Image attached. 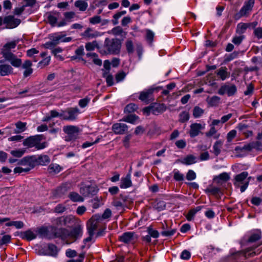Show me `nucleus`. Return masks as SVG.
Returning <instances> with one entry per match:
<instances>
[{"instance_id": "f257e3e1", "label": "nucleus", "mask_w": 262, "mask_h": 262, "mask_svg": "<svg viewBox=\"0 0 262 262\" xmlns=\"http://www.w3.org/2000/svg\"><path fill=\"white\" fill-rule=\"evenodd\" d=\"M18 42V41L16 40L8 42L1 49V54L4 59L15 68L20 67L22 64L21 60L12 52V51L16 48Z\"/></svg>"}, {"instance_id": "f03ea898", "label": "nucleus", "mask_w": 262, "mask_h": 262, "mask_svg": "<svg viewBox=\"0 0 262 262\" xmlns=\"http://www.w3.org/2000/svg\"><path fill=\"white\" fill-rule=\"evenodd\" d=\"M43 139L42 135L31 136L24 140L23 144L28 148L35 147L37 150L42 149L48 146L46 142H41Z\"/></svg>"}, {"instance_id": "7ed1b4c3", "label": "nucleus", "mask_w": 262, "mask_h": 262, "mask_svg": "<svg viewBox=\"0 0 262 262\" xmlns=\"http://www.w3.org/2000/svg\"><path fill=\"white\" fill-rule=\"evenodd\" d=\"M248 172L243 171L236 175L234 178L233 184L235 188H240L241 192H244L249 184V178L247 179Z\"/></svg>"}, {"instance_id": "20e7f679", "label": "nucleus", "mask_w": 262, "mask_h": 262, "mask_svg": "<svg viewBox=\"0 0 262 262\" xmlns=\"http://www.w3.org/2000/svg\"><path fill=\"white\" fill-rule=\"evenodd\" d=\"M254 3L255 0L246 1L239 12L234 15V19L238 20L243 17H248L253 9Z\"/></svg>"}, {"instance_id": "39448f33", "label": "nucleus", "mask_w": 262, "mask_h": 262, "mask_svg": "<svg viewBox=\"0 0 262 262\" xmlns=\"http://www.w3.org/2000/svg\"><path fill=\"white\" fill-rule=\"evenodd\" d=\"M256 251H253V249L248 248L245 251H236L232 249L230 252V260H242L243 257L247 258L255 255Z\"/></svg>"}, {"instance_id": "423d86ee", "label": "nucleus", "mask_w": 262, "mask_h": 262, "mask_svg": "<svg viewBox=\"0 0 262 262\" xmlns=\"http://www.w3.org/2000/svg\"><path fill=\"white\" fill-rule=\"evenodd\" d=\"M104 47L109 54H117L120 52L121 44L118 39H110L107 38L104 41Z\"/></svg>"}, {"instance_id": "0eeeda50", "label": "nucleus", "mask_w": 262, "mask_h": 262, "mask_svg": "<svg viewBox=\"0 0 262 262\" xmlns=\"http://www.w3.org/2000/svg\"><path fill=\"white\" fill-rule=\"evenodd\" d=\"M63 132L68 135L66 137L67 141H71L76 140L80 132L79 128L74 125H67L63 128Z\"/></svg>"}, {"instance_id": "6e6552de", "label": "nucleus", "mask_w": 262, "mask_h": 262, "mask_svg": "<svg viewBox=\"0 0 262 262\" xmlns=\"http://www.w3.org/2000/svg\"><path fill=\"white\" fill-rule=\"evenodd\" d=\"M51 41L46 43L47 48H51L60 42H70L72 40L71 37H64L63 36L58 34H55L51 36Z\"/></svg>"}, {"instance_id": "1a4fd4ad", "label": "nucleus", "mask_w": 262, "mask_h": 262, "mask_svg": "<svg viewBox=\"0 0 262 262\" xmlns=\"http://www.w3.org/2000/svg\"><path fill=\"white\" fill-rule=\"evenodd\" d=\"M261 238V231L260 230H256L252 231L249 235L248 238L246 240L247 244H254V247H252L251 249L254 250V248H256L258 246L262 245V242L260 243H257L259 239Z\"/></svg>"}, {"instance_id": "9d476101", "label": "nucleus", "mask_w": 262, "mask_h": 262, "mask_svg": "<svg viewBox=\"0 0 262 262\" xmlns=\"http://www.w3.org/2000/svg\"><path fill=\"white\" fill-rule=\"evenodd\" d=\"M138 236L134 232H126L119 237V240L125 244H133L137 241Z\"/></svg>"}, {"instance_id": "9b49d317", "label": "nucleus", "mask_w": 262, "mask_h": 262, "mask_svg": "<svg viewBox=\"0 0 262 262\" xmlns=\"http://www.w3.org/2000/svg\"><path fill=\"white\" fill-rule=\"evenodd\" d=\"M147 217L146 216L142 217L138 222V226H140L138 230L144 241H147Z\"/></svg>"}, {"instance_id": "f8f14e48", "label": "nucleus", "mask_w": 262, "mask_h": 262, "mask_svg": "<svg viewBox=\"0 0 262 262\" xmlns=\"http://www.w3.org/2000/svg\"><path fill=\"white\" fill-rule=\"evenodd\" d=\"M59 249L54 244H49L46 249L41 248L39 251L40 255H49L53 257H57Z\"/></svg>"}, {"instance_id": "ddd939ff", "label": "nucleus", "mask_w": 262, "mask_h": 262, "mask_svg": "<svg viewBox=\"0 0 262 262\" xmlns=\"http://www.w3.org/2000/svg\"><path fill=\"white\" fill-rule=\"evenodd\" d=\"M63 120L74 121L79 114V110L77 107H70L63 111Z\"/></svg>"}, {"instance_id": "4468645a", "label": "nucleus", "mask_w": 262, "mask_h": 262, "mask_svg": "<svg viewBox=\"0 0 262 262\" xmlns=\"http://www.w3.org/2000/svg\"><path fill=\"white\" fill-rule=\"evenodd\" d=\"M98 187L94 184L85 185L80 188V192L84 196L94 195L98 192Z\"/></svg>"}, {"instance_id": "2eb2a0df", "label": "nucleus", "mask_w": 262, "mask_h": 262, "mask_svg": "<svg viewBox=\"0 0 262 262\" xmlns=\"http://www.w3.org/2000/svg\"><path fill=\"white\" fill-rule=\"evenodd\" d=\"M102 221L100 220V215L95 214L89 221V226L88 228L89 231H91V234L95 232V231L98 228L99 224Z\"/></svg>"}, {"instance_id": "dca6fc26", "label": "nucleus", "mask_w": 262, "mask_h": 262, "mask_svg": "<svg viewBox=\"0 0 262 262\" xmlns=\"http://www.w3.org/2000/svg\"><path fill=\"white\" fill-rule=\"evenodd\" d=\"M20 20L15 18L12 15L6 16L4 18V24L6 25L7 28L12 29L18 26L20 23Z\"/></svg>"}, {"instance_id": "f3484780", "label": "nucleus", "mask_w": 262, "mask_h": 262, "mask_svg": "<svg viewBox=\"0 0 262 262\" xmlns=\"http://www.w3.org/2000/svg\"><path fill=\"white\" fill-rule=\"evenodd\" d=\"M205 124L194 123L190 126L189 135L191 138L198 136L201 131L205 128Z\"/></svg>"}, {"instance_id": "a211bd4d", "label": "nucleus", "mask_w": 262, "mask_h": 262, "mask_svg": "<svg viewBox=\"0 0 262 262\" xmlns=\"http://www.w3.org/2000/svg\"><path fill=\"white\" fill-rule=\"evenodd\" d=\"M5 60H0V76H8L13 73V69L11 66L5 63Z\"/></svg>"}, {"instance_id": "6ab92c4d", "label": "nucleus", "mask_w": 262, "mask_h": 262, "mask_svg": "<svg viewBox=\"0 0 262 262\" xmlns=\"http://www.w3.org/2000/svg\"><path fill=\"white\" fill-rule=\"evenodd\" d=\"M64 19L59 21L57 24V27H61L66 26L68 23L73 21V19L76 16L74 12L69 11L63 13Z\"/></svg>"}, {"instance_id": "aec40b11", "label": "nucleus", "mask_w": 262, "mask_h": 262, "mask_svg": "<svg viewBox=\"0 0 262 262\" xmlns=\"http://www.w3.org/2000/svg\"><path fill=\"white\" fill-rule=\"evenodd\" d=\"M128 130V126L124 123H116L113 125L112 130L115 134L123 135Z\"/></svg>"}, {"instance_id": "412c9836", "label": "nucleus", "mask_w": 262, "mask_h": 262, "mask_svg": "<svg viewBox=\"0 0 262 262\" xmlns=\"http://www.w3.org/2000/svg\"><path fill=\"white\" fill-rule=\"evenodd\" d=\"M166 108V106L163 103L154 104L151 106H148V113L151 112L155 115H158L165 112Z\"/></svg>"}, {"instance_id": "4be33fe9", "label": "nucleus", "mask_w": 262, "mask_h": 262, "mask_svg": "<svg viewBox=\"0 0 262 262\" xmlns=\"http://www.w3.org/2000/svg\"><path fill=\"white\" fill-rule=\"evenodd\" d=\"M34 167L36 165H46L50 162V159L47 155H40L38 157L32 156Z\"/></svg>"}, {"instance_id": "5701e85b", "label": "nucleus", "mask_w": 262, "mask_h": 262, "mask_svg": "<svg viewBox=\"0 0 262 262\" xmlns=\"http://www.w3.org/2000/svg\"><path fill=\"white\" fill-rule=\"evenodd\" d=\"M236 92V88L234 85H224L220 89L219 93L220 95H224V94L227 93L228 96H232Z\"/></svg>"}, {"instance_id": "b1692460", "label": "nucleus", "mask_w": 262, "mask_h": 262, "mask_svg": "<svg viewBox=\"0 0 262 262\" xmlns=\"http://www.w3.org/2000/svg\"><path fill=\"white\" fill-rule=\"evenodd\" d=\"M245 151H251L253 149L260 150L262 149V144L259 141H253L245 144L243 147Z\"/></svg>"}, {"instance_id": "393cba45", "label": "nucleus", "mask_w": 262, "mask_h": 262, "mask_svg": "<svg viewBox=\"0 0 262 262\" xmlns=\"http://www.w3.org/2000/svg\"><path fill=\"white\" fill-rule=\"evenodd\" d=\"M217 77L222 81L229 78L230 73L226 67H222L215 71Z\"/></svg>"}, {"instance_id": "a878e982", "label": "nucleus", "mask_w": 262, "mask_h": 262, "mask_svg": "<svg viewBox=\"0 0 262 262\" xmlns=\"http://www.w3.org/2000/svg\"><path fill=\"white\" fill-rule=\"evenodd\" d=\"M127 200V196L121 194L118 198H116L113 202V205L117 208H122L126 205L125 203Z\"/></svg>"}, {"instance_id": "bb28decb", "label": "nucleus", "mask_w": 262, "mask_h": 262, "mask_svg": "<svg viewBox=\"0 0 262 262\" xmlns=\"http://www.w3.org/2000/svg\"><path fill=\"white\" fill-rule=\"evenodd\" d=\"M132 186L130 173H127L125 177H122L120 183L121 188H127Z\"/></svg>"}, {"instance_id": "cd10ccee", "label": "nucleus", "mask_w": 262, "mask_h": 262, "mask_svg": "<svg viewBox=\"0 0 262 262\" xmlns=\"http://www.w3.org/2000/svg\"><path fill=\"white\" fill-rule=\"evenodd\" d=\"M33 159L32 156L24 157L19 161L18 164L23 166H26V168H30V169H32L34 167Z\"/></svg>"}, {"instance_id": "c85d7f7f", "label": "nucleus", "mask_w": 262, "mask_h": 262, "mask_svg": "<svg viewBox=\"0 0 262 262\" xmlns=\"http://www.w3.org/2000/svg\"><path fill=\"white\" fill-rule=\"evenodd\" d=\"M59 15L60 13L56 11L50 12L48 14V21L52 27L57 26V20Z\"/></svg>"}, {"instance_id": "c756f323", "label": "nucleus", "mask_w": 262, "mask_h": 262, "mask_svg": "<svg viewBox=\"0 0 262 262\" xmlns=\"http://www.w3.org/2000/svg\"><path fill=\"white\" fill-rule=\"evenodd\" d=\"M198 162V158L193 155H188L181 161L185 165H189L194 164Z\"/></svg>"}, {"instance_id": "7c9ffc66", "label": "nucleus", "mask_w": 262, "mask_h": 262, "mask_svg": "<svg viewBox=\"0 0 262 262\" xmlns=\"http://www.w3.org/2000/svg\"><path fill=\"white\" fill-rule=\"evenodd\" d=\"M151 207L159 211L163 210L166 207V203L164 201L156 200L151 202Z\"/></svg>"}, {"instance_id": "2f4dec72", "label": "nucleus", "mask_w": 262, "mask_h": 262, "mask_svg": "<svg viewBox=\"0 0 262 262\" xmlns=\"http://www.w3.org/2000/svg\"><path fill=\"white\" fill-rule=\"evenodd\" d=\"M16 129L13 131L14 134H18L27 129V123L18 121L15 123Z\"/></svg>"}, {"instance_id": "473e14b6", "label": "nucleus", "mask_w": 262, "mask_h": 262, "mask_svg": "<svg viewBox=\"0 0 262 262\" xmlns=\"http://www.w3.org/2000/svg\"><path fill=\"white\" fill-rule=\"evenodd\" d=\"M82 231L80 227L74 228L70 232L69 236L74 241L80 238L82 236Z\"/></svg>"}, {"instance_id": "72a5a7b5", "label": "nucleus", "mask_w": 262, "mask_h": 262, "mask_svg": "<svg viewBox=\"0 0 262 262\" xmlns=\"http://www.w3.org/2000/svg\"><path fill=\"white\" fill-rule=\"evenodd\" d=\"M20 237L23 239H26L29 241L35 239L36 237V234L31 230H28L20 233Z\"/></svg>"}, {"instance_id": "f704fd0d", "label": "nucleus", "mask_w": 262, "mask_h": 262, "mask_svg": "<svg viewBox=\"0 0 262 262\" xmlns=\"http://www.w3.org/2000/svg\"><path fill=\"white\" fill-rule=\"evenodd\" d=\"M62 170V167L56 163L51 164L48 167L49 173L53 174L59 173Z\"/></svg>"}, {"instance_id": "c9c22d12", "label": "nucleus", "mask_w": 262, "mask_h": 262, "mask_svg": "<svg viewBox=\"0 0 262 262\" xmlns=\"http://www.w3.org/2000/svg\"><path fill=\"white\" fill-rule=\"evenodd\" d=\"M74 6L80 11H85L88 7V3L82 0H77L74 3Z\"/></svg>"}, {"instance_id": "e433bc0d", "label": "nucleus", "mask_w": 262, "mask_h": 262, "mask_svg": "<svg viewBox=\"0 0 262 262\" xmlns=\"http://www.w3.org/2000/svg\"><path fill=\"white\" fill-rule=\"evenodd\" d=\"M250 26H251L250 24L240 23L237 25L236 32L242 35L246 32L247 28Z\"/></svg>"}, {"instance_id": "4c0bfd02", "label": "nucleus", "mask_w": 262, "mask_h": 262, "mask_svg": "<svg viewBox=\"0 0 262 262\" xmlns=\"http://www.w3.org/2000/svg\"><path fill=\"white\" fill-rule=\"evenodd\" d=\"M40 56L43 59L38 62V67H45L48 65L51 60V57L49 56H47L46 52H42L40 54Z\"/></svg>"}, {"instance_id": "58836bf2", "label": "nucleus", "mask_w": 262, "mask_h": 262, "mask_svg": "<svg viewBox=\"0 0 262 262\" xmlns=\"http://www.w3.org/2000/svg\"><path fill=\"white\" fill-rule=\"evenodd\" d=\"M139 119V117L135 114H130L125 116L122 119V121L128 122L133 124H136L137 121Z\"/></svg>"}, {"instance_id": "ea45409f", "label": "nucleus", "mask_w": 262, "mask_h": 262, "mask_svg": "<svg viewBox=\"0 0 262 262\" xmlns=\"http://www.w3.org/2000/svg\"><path fill=\"white\" fill-rule=\"evenodd\" d=\"M206 191L210 193L215 196H221L223 194L221 189L216 187H211L208 188Z\"/></svg>"}, {"instance_id": "a19ab883", "label": "nucleus", "mask_w": 262, "mask_h": 262, "mask_svg": "<svg viewBox=\"0 0 262 262\" xmlns=\"http://www.w3.org/2000/svg\"><path fill=\"white\" fill-rule=\"evenodd\" d=\"M69 197L74 202H82L84 201L83 198L75 192H70Z\"/></svg>"}, {"instance_id": "79ce46f5", "label": "nucleus", "mask_w": 262, "mask_h": 262, "mask_svg": "<svg viewBox=\"0 0 262 262\" xmlns=\"http://www.w3.org/2000/svg\"><path fill=\"white\" fill-rule=\"evenodd\" d=\"M88 233H89V236L87 238H85L83 240L84 244L82 246H81V249H83L84 248L89 249L91 246V244H89V243L93 241V237L94 236V232H93V234H92V235H91V231L88 230Z\"/></svg>"}, {"instance_id": "37998d69", "label": "nucleus", "mask_w": 262, "mask_h": 262, "mask_svg": "<svg viewBox=\"0 0 262 262\" xmlns=\"http://www.w3.org/2000/svg\"><path fill=\"white\" fill-rule=\"evenodd\" d=\"M229 179L230 177L227 172H223L219 174V176H216L214 178V180L217 183H220V181L226 182L229 180Z\"/></svg>"}, {"instance_id": "c03bdc74", "label": "nucleus", "mask_w": 262, "mask_h": 262, "mask_svg": "<svg viewBox=\"0 0 262 262\" xmlns=\"http://www.w3.org/2000/svg\"><path fill=\"white\" fill-rule=\"evenodd\" d=\"M189 113L187 111H183L179 115V121L181 123H185L189 120Z\"/></svg>"}, {"instance_id": "a18cd8bd", "label": "nucleus", "mask_w": 262, "mask_h": 262, "mask_svg": "<svg viewBox=\"0 0 262 262\" xmlns=\"http://www.w3.org/2000/svg\"><path fill=\"white\" fill-rule=\"evenodd\" d=\"M222 144L223 143L219 140L214 143L213 146V152L216 156H217L220 154Z\"/></svg>"}, {"instance_id": "49530a36", "label": "nucleus", "mask_w": 262, "mask_h": 262, "mask_svg": "<svg viewBox=\"0 0 262 262\" xmlns=\"http://www.w3.org/2000/svg\"><path fill=\"white\" fill-rule=\"evenodd\" d=\"M103 77L105 78L108 86H112L114 84L113 76L112 75L110 74L108 72H104L103 74Z\"/></svg>"}, {"instance_id": "de8ad7c7", "label": "nucleus", "mask_w": 262, "mask_h": 262, "mask_svg": "<svg viewBox=\"0 0 262 262\" xmlns=\"http://www.w3.org/2000/svg\"><path fill=\"white\" fill-rule=\"evenodd\" d=\"M173 179L177 181H182L184 180V176L178 169H174L173 170Z\"/></svg>"}, {"instance_id": "09e8293b", "label": "nucleus", "mask_w": 262, "mask_h": 262, "mask_svg": "<svg viewBox=\"0 0 262 262\" xmlns=\"http://www.w3.org/2000/svg\"><path fill=\"white\" fill-rule=\"evenodd\" d=\"M26 151V150L25 148H20L11 150L10 153L14 157L20 158L24 155Z\"/></svg>"}, {"instance_id": "8fccbe9b", "label": "nucleus", "mask_w": 262, "mask_h": 262, "mask_svg": "<svg viewBox=\"0 0 262 262\" xmlns=\"http://www.w3.org/2000/svg\"><path fill=\"white\" fill-rule=\"evenodd\" d=\"M125 47L129 54H133L134 51V43L130 39H127L125 42Z\"/></svg>"}, {"instance_id": "3c124183", "label": "nucleus", "mask_w": 262, "mask_h": 262, "mask_svg": "<svg viewBox=\"0 0 262 262\" xmlns=\"http://www.w3.org/2000/svg\"><path fill=\"white\" fill-rule=\"evenodd\" d=\"M138 109V106L135 103H129L124 108V113H131Z\"/></svg>"}, {"instance_id": "603ef678", "label": "nucleus", "mask_w": 262, "mask_h": 262, "mask_svg": "<svg viewBox=\"0 0 262 262\" xmlns=\"http://www.w3.org/2000/svg\"><path fill=\"white\" fill-rule=\"evenodd\" d=\"M61 224L63 225H67L68 224H70L73 222L74 217L72 216H67L66 217H61L59 219Z\"/></svg>"}, {"instance_id": "864d4df0", "label": "nucleus", "mask_w": 262, "mask_h": 262, "mask_svg": "<svg viewBox=\"0 0 262 262\" xmlns=\"http://www.w3.org/2000/svg\"><path fill=\"white\" fill-rule=\"evenodd\" d=\"M102 138V136L98 137L97 139L94 141H86L83 143L82 145V148H86L89 147L95 144L98 143L100 140Z\"/></svg>"}, {"instance_id": "5fc2aeb1", "label": "nucleus", "mask_w": 262, "mask_h": 262, "mask_svg": "<svg viewBox=\"0 0 262 262\" xmlns=\"http://www.w3.org/2000/svg\"><path fill=\"white\" fill-rule=\"evenodd\" d=\"M204 113V110L199 106H195L193 110V116L195 118L200 117Z\"/></svg>"}, {"instance_id": "6e6d98bb", "label": "nucleus", "mask_w": 262, "mask_h": 262, "mask_svg": "<svg viewBox=\"0 0 262 262\" xmlns=\"http://www.w3.org/2000/svg\"><path fill=\"white\" fill-rule=\"evenodd\" d=\"M240 35L239 36H235L232 38V42L235 45H239L245 38L244 35Z\"/></svg>"}, {"instance_id": "4d7b16f0", "label": "nucleus", "mask_w": 262, "mask_h": 262, "mask_svg": "<svg viewBox=\"0 0 262 262\" xmlns=\"http://www.w3.org/2000/svg\"><path fill=\"white\" fill-rule=\"evenodd\" d=\"M49 114L51 115V117L52 118H55V117H60L61 119H63V110H61L60 112H58L56 110H51Z\"/></svg>"}, {"instance_id": "13d9d810", "label": "nucleus", "mask_w": 262, "mask_h": 262, "mask_svg": "<svg viewBox=\"0 0 262 262\" xmlns=\"http://www.w3.org/2000/svg\"><path fill=\"white\" fill-rule=\"evenodd\" d=\"M220 101V98L217 96H213L208 100V103L211 106H216Z\"/></svg>"}, {"instance_id": "bf43d9fd", "label": "nucleus", "mask_w": 262, "mask_h": 262, "mask_svg": "<svg viewBox=\"0 0 262 262\" xmlns=\"http://www.w3.org/2000/svg\"><path fill=\"white\" fill-rule=\"evenodd\" d=\"M180 257L184 260H188L191 257V253L187 250H184L182 252Z\"/></svg>"}, {"instance_id": "052dcab7", "label": "nucleus", "mask_w": 262, "mask_h": 262, "mask_svg": "<svg viewBox=\"0 0 262 262\" xmlns=\"http://www.w3.org/2000/svg\"><path fill=\"white\" fill-rule=\"evenodd\" d=\"M126 76L125 72L121 71L116 74L115 76V80L116 82L118 83L124 80Z\"/></svg>"}, {"instance_id": "680f3d73", "label": "nucleus", "mask_w": 262, "mask_h": 262, "mask_svg": "<svg viewBox=\"0 0 262 262\" xmlns=\"http://www.w3.org/2000/svg\"><path fill=\"white\" fill-rule=\"evenodd\" d=\"M91 99L88 97L83 99H81L79 101L78 104L80 107L83 108L85 107L90 102Z\"/></svg>"}, {"instance_id": "e2e57ef3", "label": "nucleus", "mask_w": 262, "mask_h": 262, "mask_svg": "<svg viewBox=\"0 0 262 262\" xmlns=\"http://www.w3.org/2000/svg\"><path fill=\"white\" fill-rule=\"evenodd\" d=\"M92 30L90 28H88L86 29V30L83 32V35L89 39L93 38L95 37L96 35L92 33Z\"/></svg>"}, {"instance_id": "0e129e2a", "label": "nucleus", "mask_w": 262, "mask_h": 262, "mask_svg": "<svg viewBox=\"0 0 262 262\" xmlns=\"http://www.w3.org/2000/svg\"><path fill=\"white\" fill-rule=\"evenodd\" d=\"M90 23L92 25L98 24L101 21V18L99 15H95L89 18Z\"/></svg>"}, {"instance_id": "69168bd1", "label": "nucleus", "mask_w": 262, "mask_h": 262, "mask_svg": "<svg viewBox=\"0 0 262 262\" xmlns=\"http://www.w3.org/2000/svg\"><path fill=\"white\" fill-rule=\"evenodd\" d=\"M24 139V136L20 135H16L14 136H12L8 138V140L9 142H20Z\"/></svg>"}, {"instance_id": "338daca9", "label": "nucleus", "mask_w": 262, "mask_h": 262, "mask_svg": "<svg viewBox=\"0 0 262 262\" xmlns=\"http://www.w3.org/2000/svg\"><path fill=\"white\" fill-rule=\"evenodd\" d=\"M97 43L96 41H93L85 44V49L87 51H91L95 50Z\"/></svg>"}, {"instance_id": "774afa93", "label": "nucleus", "mask_w": 262, "mask_h": 262, "mask_svg": "<svg viewBox=\"0 0 262 262\" xmlns=\"http://www.w3.org/2000/svg\"><path fill=\"white\" fill-rule=\"evenodd\" d=\"M254 34L258 39H262V27H258L254 30Z\"/></svg>"}]
</instances>
